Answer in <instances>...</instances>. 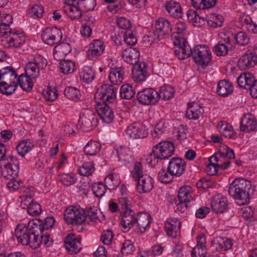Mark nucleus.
<instances>
[{
	"label": "nucleus",
	"instance_id": "nucleus-31",
	"mask_svg": "<svg viewBox=\"0 0 257 257\" xmlns=\"http://www.w3.org/2000/svg\"><path fill=\"white\" fill-rule=\"evenodd\" d=\"M124 68L122 67L111 68L109 70V80L112 85L120 84L124 77Z\"/></svg>",
	"mask_w": 257,
	"mask_h": 257
},
{
	"label": "nucleus",
	"instance_id": "nucleus-54",
	"mask_svg": "<svg viewBox=\"0 0 257 257\" xmlns=\"http://www.w3.org/2000/svg\"><path fill=\"white\" fill-rule=\"evenodd\" d=\"M162 39V38L159 37L158 34L153 30V32H149L148 34L143 37V41L147 46H150Z\"/></svg>",
	"mask_w": 257,
	"mask_h": 257
},
{
	"label": "nucleus",
	"instance_id": "nucleus-1",
	"mask_svg": "<svg viewBox=\"0 0 257 257\" xmlns=\"http://www.w3.org/2000/svg\"><path fill=\"white\" fill-rule=\"evenodd\" d=\"M172 40L176 46L174 53L179 59H185L191 56L194 62L202 66H207L211 61V52L206 45H196L192 50L184 38L174 35Z\"/></svg>",
	"mask_w": 257,
	"mask_h": 257
},
{
	"label": "nucleus",
	"instance_id": "nucleus-64",
	"mask_svg": "<svg viewBox=\"0 0 257 257\" xmlns=\"http://www.w3.org/2000/svg\"><path fill=\"white\" fill-rule=\"evenodd\" d=\"M124 40L128 45H135L137 42L136 32L127 30L124 34Z\"/></svg>",
	"mask_w": 257,
	"mask_h": 257
},
{
	"label": "nucleus",
	"instance_id": "nucleus-52",
	"mask_svg": "<svg viewBox=\"0 0 257 257\" xmlns=\"http://www.w3.org/2000/svg\"><path fill=\"white\" fill-rule=\"evenodd\" d=\"M135 94L133 87L129 84H123L120 89V95L123 99H130Z\"/></svg>",
	"mask_w": 257,
	"mask_h": 257
},
{
	"label": "nucleus",
	"instance_id": "nucleus-10",
	"mask_svg": "<svg viewBox=\"0 0 257 257\" xmlns=\"http://www.w3.org/2000/svg\"><path fill=\"white\" fill-rule=\"evenodd\" d=\"M117 89L112 85L104 84L98 88L95 97L101 103H111L115 100Z\"/></svg>",
	"mask_w": 257,
	"mask_h": 257
},
{
	"label": "nucleus",
	"instance_id": "nucleus-56",
	"mask_svg": "<svg viewBox=\"0 0 257 257\" xmlns=\"http://www.w3.org/2000/svg\"><path fill=\"white\" fill-rule=\"evenodd\" d=\"M43 95L45 99L49 102L54 101L58 97L57 89L54 87H48L43 91Z\"/></svg>",
	"mask_w": 257,
	"mask_h": 257
},
{
	"label": "nucleus",
	"instance_id": "nucleus-46",
	"mask_svg": "<svg viewBox=\"0 0 257 257\" xmlns=\"http://www.w3.org/2000/svg\"><path fill=\"white\" fill-rule=\"evenodd\" d=\"M217 0H191L192 6L196 9L204 10L213 7Z\"/></svg>",
	"mask_w": 257,
	"mask_h": 257
},
{
	"label": "nucleus",
	"instance_id": "nucleus-30",
	"mask_svg": "<svg viewBox=\"0 0 257 257\" xmlns=\"http://www.w3.org/2000/svg\"><path fill=\"white\" fill-rule=\"evenodd\" d=\"M232 240L226 237H218L212 241V246L217 251H226L232 248Z\"/></svg>",
	"mask_w": 257,
	"mask_h": 257
},
{
	"label": "nucleus",
	"instance_id": "nucleus-40",
	"mask_svg": "<svg viewBox=\"0 0 257 257\" xmlns=\"http://www.w3.org/2000/svg\"><path fill=\"white\" fill-rule=\"evenodd\" d=\"M83 10L78 5H66L64 7V11L72 19H79L82 15Z\"/></svg>",
	"mask_w": 257,
	"mask_h": 257
},
{
	"label": "nucleus",
	"instance_id": "nucleus-48",
	"mask_svg": "<svg viewBox=\"0 0 257 257\" xmlns=\"http://www.w3.org/2000/svg\"><path fill=\"white\" fill-rule=\"evenodd\" d=\"M106 187L109 190L115 189L118 186L120 181L116 174H109L104 180Z\"/></svg>",
	"mask_w": 257,
	"mask_h": 257
},
{
	"label": "nucleus",
	"instance_id": "nucleus-6",
	"mask_svg": "<svg viewBox=\"0 0 257 257\" xmlns=\"http://www.w3.org/2000/svg\"><path fill=\"white\" fill-rule=\"evenodd\" d=\"M175 147L174 144L171 141H162L157 144L153 149V155L154 157V161L152 160L150 164L155 165L154 163L157 160L158 162L160 160H166L171 157L174 153Z\"/></svg>",
	"mask_w": 257,
	"mask_h": 257
},
{
	"label": "nucleus",
	"instance_id": "nucleus-57",
	"mask_svg": "<svg viewBox=\"0 0 257 257\" xmlns=\"http://www.w3.org/2000/svg\"><path fill=\"white\" fill-rule=\"evenodd\" d=\"M43 6L40 4L34 5L29 10V14L30 17L34 18H40L42 17L44 14Z\"/></svg>",
	"mask_w": 257,
	"mask_h": 257
},
{
	"label": "nucleus",
	"instance_id": "nucleus-20",
	"mask_svg": "<svg viewBox=\"0 0 257 257\" xmlns=\"http://www.w3.org/2000/svg\"><path fill=\"white\" fill-rule=\"evenodd\" d=\"M105 46L104 43L100 40H94L89 45L87 51V57L89 59L92 60L94 58L100 56L104 52Z\"/></svg>",
	"mask_w": 257,
	"mask_h": 257
},
{
	"label": "nucleus",
	"instance_id": "nucleus-55",
	"mask_svg": "<svg viewBox=\"0 0 257 257\" xmlns=\"http://www.w3.org/2000/svg\"><path fill=\"white\" fill-rule=\"evenodd\" d=\"M95 170L94 164L92 162H85L79 169V174L82 176L91 175Z\"/></svg>",
	"mask_w": 257,
	"mask_h": 257
},
{
	"label": "nucleus",
	"instance_id": "nucleus-13",
	"mask_svg": "<svg viewBox=\"0 0 257 257\" xmlns=\"http://www.w3.org/2000/svg\"><path fill=\"white\" fill-rule=\"evenodd\" d=\"M41 37L45 43L52 46L62 39V33L61 31L56 27L47 28L43 31Z\"/></svg>",
	"mask_w": 257,
	"mask_h": 257
},
{
	"label": "nucleus",
	"instance_id": "nucleus-32",
	"mask_svg": "<svg viewBox=\"0 0 257 257\" xmlns=\"http://www.w3.org/2000/svg\"><path fill=\"white\" fill-rule=\"evenodd\" d=\"M122 57L124 61L132 65L139 64L140 52L136 48L131 47L126 48L123 51Z\"/></svg>",
	"mask_w": 257,
	"mask_h": 257
},
{
	"label": "nucleus",
	"instance_id": "nucleus-18",
	"mask_svg": "<svg viewBox=\"0 0 257 257\" xmlns=\"http://www.w3.org/2000/svg\"><path fill=\"white\" fill-rule=\"evenodd\" d=\"M181 221L177 218H168L165 223V229L168 236L176 237L180 234Z\"/></svg>",
	"mask_w": 257,
	"mask_h": 257
},
{
	"label": "nucleus",
	"instance_id": "nucleus-36",
	"mask_svg": "<svg viewBox=\"0 0 257 257\" xmlns=\"http://www.w3.org/2000/svg\"><path fill=\"white\" fill-rule=\"evenodd\" d=\"M33 79L26 74H22L18 76L17 83L25 91L29 92L33 89L34 83L32 81Z\"/></svg>",
	"mask_w": 257,
	"mask_h": 257
},
{
	"label": "nucleus",
	"instance_id": "nucleus-16",
	"mask_svg": "<svg viewBox=\"0 0 257 257\" xmlns=\"http://www.w3.org/2000/svg\"><path fill=\"white\" fill-rule=\"evenodd\" d=\"M96 110L102 120L105 123H109L114 119V112L111 107L106 103L97 101Z\"/></svg>",
	"mask_w": 257,
	"mask_h": 257
},
{
	"label": "nucleus",
	"instance_id": "nucleus-60",
	"mask_svg": "<svg viewBox=\"0 0 257 257\" xmlns=\"http://www.w3.org/2000/svg\"><path fill=\"white\" fill-rule=\"evenodd\" d=\"M173 176L172 174H171L170 172L168 171V168L166 170L165 168H162L158 174L159 180L164 183L171 182L173 180Z\"/></svg>",
	"mask_w": 257,
	"mask_h": 257
},
{
	"label": "nucleus",
	"instance_id": "nucleus-51",
	"mask_svg": "<svg viewBox=\"0 0 257 257\" xmlns=\"http://www.w3.org/2000/svg\"><path fill=\"white\" fill-rule=\"evenodd\" d=\"M25 73L33 79L37 78L40 75V69L31 62L28 63L25 66Z\"/></svg>",
	"mask_w": 257,
	"mask_h": 257
},
{
	"label": "nucleus",
	"instance_id": "nucleus-34",
	"mask_svg": "<svg viewBox=\"0 0 257 257\" xmlns=\"http://www.w3.org/2000/svg\"><path fill=\"white\" fill-rule=\"evenodd\" d=\"M165 8L171 16L177 18L182 17V8L179 3L173 1H170L166 3Z\"/></svg>",
	"mask_w": 257,
	"mask_h": 257
},
{
	"label": "nucleus",
	"instance_id": "nucleus-37",
	"mask_svg": "<svg viewBox=\"0 0 257 257\" xmlns=\"http://www.w3.org/2000/svg\"><path fill=\"white\" fill-rule=\"evenodd\" d=\"M217 128L220 134L226 138H233L236 136V133L233 127L229 123L220 121L217 125Z\"/></svg>",
	"mask_w": 257,
	"mask_h": 257
},
{
	"label": "nucleus",
	"instance_id": "nucleus-12",
	"mask_svg": "<svg viewBox=\"0 0 257 257\" xmlns=\"http://www.w3.org/2000/svg\"><path fill=\"white\" fill-rule=\"evenodd\" d=\"M126 133L130 138L134 139H144L148 135L146 126L139 122H134L128 126Z\"/></svg>",
	"mask_w": 257,
	"mask_h": 257
},
{
	"label": "nucleus",
	"instance_id": "nucleus-63",
	"mask_svg": "<svg viewBox=\"0 0 257 257\" xmlns=\"http://www.w3.org/2000/svg\"><path fill=\"white\" fill-rule=\"evenodd\" d=\"M234 39L240 46L247 45L250 40L248 35L244 32H239L234 36Z\"/></svg>",
	"mask_w": 257,
	"mask_h": 257
},
{
	"label": "nucleus",
	"instance_id": "nucleus-7",
	"mask_svg": "<svg viewBox=\"0 0 257 257\" xmlns=\"http://www.w3.org/2000/svg\"><path fill=\"white\" fill-rule=\"evenodd\" d=\"M120 202H122V205H124L125 207V210L121 215L120 223L123 228V231L127 232L136 224L138 212L136 213L127 207L130 201L126 198H120Z\"/></svg>",
	"mask_w": 257,
	"mask_h": 257
},
{
	"label": "nucleus",
	"instance_id": "nucleus-43",
	"mask_svg": "<svg viewBox=\"0 0 257 257\" xmlns=\"http://www.w3.org/2000/svg\"><path fill=\"white\" fill-rule=\"evenodd\" d=\"M211 207L213 211L217 213L223 212L227 207L226 198L225 197L215 198L211 203Z\"/></svg>",
	"mask_w": 257,
	"mask_h": 257
},
{
	"label": "nucleus",
	"instance_id": "nucleus-45",
	"mask_svg": "<svg viewBox=\"0 0 257 257\" xmlns=\"http://www.w3.org/2000/svg\"><path fill=\"white\" fill-rule=\"evenodd\" d=\"M175 93V90L173 87L169 85H164L161 87L158 91L159 99L169 100L171 99Z\"/></svg>",
	"mask_w": 257,
	"mask_h": 257
},
{
	"label": "nucleus",
	"instance_id": "nucleus-35",
	"mask_svg": "<svg viewBox=\"0 0 257 257\" xmlns=\"http://www.w3.org/2000/svg\"><path fill=\"white\" fill-rule=\"evenodd\" d=\"M233 86L232 83L226 80H221L218 82L217 93L223 97L227 96L232 93Z\"/></svg>",
	"mask_w": 257,
	"mask_h": 257
},
{
	"label": "nucleus",
	"instance_id": "nucleus-42",
	"mask_svg": "<svg viewBox=\"0 0 257 257\" xmlns=\"http://www.w3.org/2000/svg\"><path fill=\"white\" fill-rule=\"evenodd\" d=\"M101 148V144L96 141H89L84 147L83 151L87 156L97 155Z\"/></svg>",
	"mask_w": 257,
	"mask_h": 257
},
{
	"label": "nucleus",
	"instance_id": "nucleus-47",
	"mask_svg": "<svg viewBox=\"0 0 257 257\" xmlns=\"http://www.w3.org/2000/svg\"><path fill=\"white\" fill-rule=\"evenodd\" d=\"M33 147L34 145L30 140H23L17 146L16 150L19 155L24 157Z\"/></svg>",
	"mask_w": 257,
	"mask_h": 257
},
{
	"label": "nucleus",
	"instance_id": "nucleus-49",
	"mask_svg": "<svg viewBox=\"0 0 257 257\" xmlns=\"http://www.w3.org/2000/svg\"><path fill=\"white\" fill-rule=\"evenodd\" d=\"M59 180L65 186H70L77 182L76 175L73 173H63L58 176Z\"/></svg>",
	"mask_w": 257,
	"mask_h": 257
},
{
	"label": "nucleus",
	"instance_id": "nucleus-61",
	"mask_svg": "<svg viewBox=\"0 0 257 257\" xmlns=\"http://www.w3.org/2000/svg\"><path fill=\"white\" fill-rule=\"evenodd\" d=\"M43 231L41 230L39 232L36 234V238L39 242V247L41 244H44L45 246L48 247L51 245L52 243V239L50 238L49 234L47 232L45 233H43Z\"/></svg>",
	"mask_w": 257,
	"mask_h": 257
},
{
	"label": "nucleus",
	"instance_id": "nucleus-22",
	"mask_svg": "<svg viewBox=\"0 0 257 257\" xmlns=\"http://www.w3.org/2000/svg\"><path fill=\"white\" fill-rule=\"evenodd\" d=\"M257 63V54L255 52H249L243 55L238 62V67L241 70L254 67Z\"/></svg>",
	"mask_w": 257,
	"mask_h": 257
},
{
	"label": "nucleus",
	"instance_id": "nucleus-11",
	"mask_svg": "<svg viewBox=\"0 0 257 257\" xmlns=\"http://www.w3.org/2000/svg\"><path fill=\"white\" fill-rule=\"evenodd\" d=\"M158 91L152 88L144 89L137 94L139 101L144 105H154L159 100Z\"/></svg>",
	"mask_w": 257,
	"mask_h": 257
},
{
	"label": "nucleus",
	"instance_id": "nucleus-9",
	"mask_svg": "<svg viewBox=\"0 0 257 257\" xmlns=\"http://www.w3.org/2000/svg\"><path fill=\"white\" fill-rule=\"evenodd\" d=\"M97 116L92 110L84 109L80 113L78 124L83 132L91 131L97 125Z\"/></svg>",
	"mask_w": 257,
	"mask_h": 257
},
{
	"label": "nucleus",
	"instance_id": "nucleus-3",
	"mask_svg": "<svg viewBox=\"0 0 257 257\" xmlns=\"http://www.w3.org/2000/svg\"><path fill=\"white\" fill-rule=\"evenodd\" d=\"M41 231V226L33 221L29 222L28 225L19 224L15 229V236L19 242L23 245H30L34 249L39 247V241L35 239L36 234Z\"/></svg>",
	"mask_w": 257,
	"mask_h": 257
},
{
	"label": "nucleus",
	"instance_id": "nucleus-2",
	"mask_svg": "<svg viewBox=\"0 0 257 257\" xmlns=\"http://www.w3.org/2000/svg\"><path fill=\"white\" fill-rule=\"evenodd\" d=\"M254 191L251 182L242 178L235 179L229 185L228 192L239 205L247 204L250 201V194Z\"/></svg>",
	"mask_w": 257,
	"mask_h": 257
},
{
	"label": "nucleus",
	"instance_id": "nucleus-33",
	"mask_svg": "<svg viewBox=\"0 0 257 257\" xmlns=\"http://www.w3.org/2000/svg\"><path fill=\"white\" fill-rule=\"evenodd\" d=\"M71 51V47L70 44L66 42H62L54 47V57L57 60H62Z\"/></svg>",
	"mask_w": 257,
	"mask_h": 257
},
{
	"label": "nucleus",
	"instance_id": "nucleus-38",
	"mask_svg": "<svg viewBox=\"0 0 257 257\" xmlns=\"http://www.w3.org/2000/svg\"><path fill=\"white\" fill-rule=\"evenodd\" d=\"M1 21L0 34H2L3 38L8 39L10 34L9 31L12 30L10 28V25L13 23V17L11 15L7 14L5 16V19L1 20Z\"/></svg>",
	"mask_w": 257,
	"mask_h": 257
},
{
	"label": "nucleus",
	"instance_id": "nucleus-41",
	"mask_svg": "<svg viewBox=\"0 0 257 257\" xmlns=\"http://www.w3.org/2000/svg\"><path fill=\"white\" fill-rule=\"evenodd\" d=\"M254 78L250 73H242L237 79L238 85L241 88L250 89Z\"/></svg>",
	"mask_w": 257,
	"mask_h": 257
},
{
	"label": "nucleus",
	"instance_id": "nucleus-19",
	"mask_svg": "<svg viewBox=\"0 0 257 257\" xmlns=\"http://www.w3.org/2000/svg\"><path fill=\"white\" fill-rule=\"evenodd\" d=\"M172 29L170 22L164 18H160L155 22L154 30L162 39L171 32Z\"/></svg>",
	"mask_w": 257,
	"mask_h": 257
},
{
	"label": "nucleus",
	"instance_id": "nucleus-53",
	"mask_svg": "<svg viewBox=\"0 0 257 257\" xmlns=\"http://www.w3.org/2000/svg\"><path fill=\"white\" fill-rule=\"evenodd\" d=\"M64 94L66 97L74 101L80 99L81 93L80 91L74 87H67L64 90Z\"/></svg>",
	"mask_w": 257,
	"mask_h": 257
},
{
	"label": "nucleus",
	"instance_id": "nucleus-58",
	"mask_svg": "<svg viewBox=\"0 0 257 257\" xmlns=\"http://www.w3.org/2000/svg\"><path fill=\"white\" fill-rule=\"evenodd\" d=\"M144 175L143 174V168L142 164L140 162H136L134 164L133 169L131 171V176L137 181Z\"/></svg>",
	"mask_w": 257,
	"mask_h": 257
},
{
	"label": "nucleus",
	"instance_id": "nucleus-44",
	"mask_svg": "<svg viewBox=\"0 0 257 257\" xmlns=\"http://www.w3.org/2000/svg\"><path fill=\"white\" fill-rule=\"evenodd\" d=\"M192 196V192L191 187L183 186L180 188L178 191L177 199L181 201L190 202L193 199Z\"/></svg>",
	"mask_w": 257,
	"mask_h": 257
},
{
	"label": "nucleus",
	"instance_id": "nucleus-4",
	"mask_svg": "<svg viewBox=\"0 0 257 257\" xmlns=\"http://www.w3.org/2000/svg\"><path fill=\"white\" fill-rule=\"evenodd\" d=\"M18 75L16 70L12 66L0 69V92L10 95L17 88V80Z\"/></svg>",
	"mask_w": 257,
	"mask_h": 257
},
{
	"label": "nucleus",
	"instance_id": "nucleus-24",
	"mask_svg": "<svg viewBox=\"0 0 257 257\" xmlns=\"http://www.w3.org/2000/svg\"><path fill=\"white\" fill-rule=\"evenodd\" d=\"M148 75L147 66L144 62H139L133 66L132 78L137 82L145 81Z\"/></svg>",
	"mask_w": 257,
	"mask_h": 257
},
{
	"label": "nucleus",
	"instance_id": "nucleus-29",
	"mask_svg": "<svg viewBox=\"0 0 257 257\" xmlns=\"http://www.w3.org/2000/svg\"><path fill=\"white\" fill-rule=\"evenodd\" d=\"M204 113L203 108L196 102H189L186 115L189 119L197 120Z\"/></svg>",
	"mask_w": 257,
	"mask_h": 257
},
{
	"label": "nucleus",
	"instance_id": "nucleus-50",
	"mask_svg": "<svg viewBox=\"0 0 257 257\" xmlns=\"http://www.w3.org/2000/svg\"><path fill=\"white\" fill-rule=\"evenodd\" d=\"M60 69L61 72L65 74L72 73L75 68V63L70 60H61Z\"/></svg>",
	"mask_w": 257,
	"mask_h": 257
},
{
	"label": "nucleus",
	"instance_id": "nucleus-25",
	"mask_svg": "<svg viewBox=\"0 0 257 257\" xmlns=\"http://www.w3.org/2000/svg\"><path fill=\"white\" fill-rule=\"evenodd\" d=\"M118 161L125 165L133 163L134 161L132 152L124 146H119L115 149Z\"/></svg>",
	"mask_w": 257,
	"mask_h": 257
},
{
	"label": "nucleus",
	"instance_id": "nucleus-27",
	"mask_svg": "<svg viewBox=\"0 0 257 257\" xmlns=\"http://www.w3.org/2000/svg\"><path fill=\"white\" fill-rule=\"evenodd\" d=\"M9 32V38L6 40L9 47L19 48L25 43L26 38L23 33L13 32L12 30Z\"/></svg>",
	"mask_w": 257,
	"mask_h": 257
},
{
	"label": "nucleus",
	"instance_id": "nucleus-17",
	"mask_svg": "<svg viewBox=\"0 0 257 257\" xmlns=\"http://www.w3.org/2000/svg\"><path fill=\"white\" fill-rule=\"evenodd\" d=\"M64 242L66 249L71 254L78 253L82 248L81 238L73 234H68Z\"/></svg>",
	"mask_w": 257,
	"mask_h": 257
},
{
	"label": "nucleus",
	"instance_id": "nucleus-23",
	"mask_svg": "<svg viewBox=\"0 0 257 257\" xmlns=\"http://www.w3.org/2000/svg\"><path fill=\"white\" fill-rule=\"evenodd\" d=\"M256 128L257 121L254 116L250 113L244 114L240 121V131L247 133L255 131Z\"/></svg>",
	"mask_w": 257,
	"mask_h": 257
},
{
	"label": "nucleus",
	"instance_id": "nucleus-59",
	"mask_svg": "<svg viewBox=\"0 0 257 257\" xmlns=\"http://www.w3.org/2000/svg\"><path fill=\"white\" fill-rule=\"evenodd\" d=\"M92 190L96 197L101 198L104 195L106 187L102 182H98L92 185Z\"/></svg>",
	"mask_w": 257,
	"mask_h": 257
},
{
	"label": "nucleus",
	"instance_id": "nucleus-15",
	"mask_svg": "<svg viewBox=\"0 0 257 257\" xmlns=\"http://www.w3.org/2000/svg\"><path fill=\"white\" fill-rule=\"evenodd\" d=\"M186 167V163L183 159L173 157L169 162L168 171L174 176L180 177L184 173Z\"/></svg>",
	"mask_w": 257,
	"mask_h": 257
},
{
	"label": "nucleus",
	"instance_id": "nucleus-21",
	"mask_svg": "<svg viewBox=\"0 0 257 257\" xmlns=\"http://www.w3.org/2000/svg\"><path fill=\"white\" fill-rule=\"evenodd\" d=\"M150 223L151 217L149 214L142 212H138L135 229L138 233H144L150 228Z\"/></svg>",
	"mask_w": 257,
	"mask_h": 257
},
{
	"label": "nucleus",
	"instance_id": "nucleus-8",
	"mask_svg": "<svg viewBox=\"0 0 257 257\" xmlns=\"http://www.w3.org/2000/svg\"><path fill=\"white\" fill-rule=\"evenodd\" d=\"M64 216L69 224H81L86 219V213L79 206H70L65 210Z\"/></svg>",
	"mask_w": 257,
	"mask_h": 257
},
{
	"label": "nucleus",
	"instance_id": "nucleus-5",
	"mask_svg": "<svg viewBox=\"0 0 257 257\" xmlns=\"http://www.w3.org/2000/svg\"><path fill=\"white\" fill-rule=\"evenodd\" d=\"M234 157L233 150L226 145H223L218 153L210 157V162L211 163H215L219 170H225L230 166L229 160L234 159Z\"/></svg>",
	"mask_w": 257,
	"mask_h": 257
},
{
	"label": "nucleus",
	"instance_id": "nucleus-26",
	"mask_svg": "<svg viewBox=\"0 0 257 257\" xmlns=\"http://www.w3.org/2000/svg\"><path fill=\"white\" fill-rule=\"evenodd\" d=\"M137 190L141 194L150 192L154 186V180L147 174L142 176L140 179L137 181Z\"/></svg>",
	"mask_w": 257,
	"mask_h": 257
},
{
	"label": "nucleus",
	"instance_id": "nucleus-39",
	"mask_svg": "<svg viewBox=\"0 0 257 257\" xmlns=\"http://www.w3.org/2000/svg\"><path fill=\"white\" fill-rule=\"evenodd\" d=\"M95 76V71L91 66H85L79 72L81 80L86 83L92 82Z\"/></svg>",
	"mask_w": 257,
	"mask_h": 257
},
{
	"label": "nucleus",
	"instance_id": "nucleus-14",
	"mask_svg": "<svg viewBox=\"0 0 257 257\" xmlns=\"http://www.w3.org/2000/svg\"><path fill=\"white\" fill-rule=\"evenodd\" d=\"M9 158L10 161L2 167V175L7 179L17 177L19 171V163L17 158L13 156Z\"/></svg>",
	"mask_w": 257,
	"mask_h": 257
},
{
	"label": "nucleus",
	"instance_id": "nucleus-28",
	"mask_svg": "<svg viewBox=\"0 0 257 257\" xmlns=\"http://www.w3.org/2000/svg\"><path fill=\"white\" fill-rule=\"evenodd\" d=\"M206 237L201 234L197 237V244L191 251L192 257H205L207 254Z\"/></svg>",
	"mask_w": 257,
	"mask_h": 257
},
{
	"label": "nucleus",
	"instance_id": "nucleus-62",
	"mask_svg": "<svg viewBox=\"0 0 257 257\" xmlns=\"http://www.w3.org/2000/svg\"><path fill=\"white\" fill-rule=\"evenodd\" d=\"M96 5V0H79L78 1L77 5L83 11H89L94 9Z\"/></svg>",
	"mask_w": 257,
	"mask_h": 257
}]
</instances>
